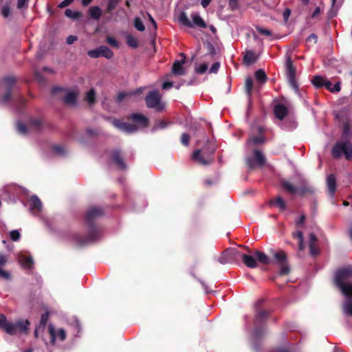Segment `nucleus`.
I'll use <instances>...</instances> for the list:
<instances>
[{
  "mask_svg": "<svg viewBox=\"0 0 352 352\" xmlns=\"http://www.w3.org/2000/svg\"><path fill=\"white\" fill-rule=\"evenodd\" d=\"M145 100L148 108L155 109L157 111L164 109V104L161 102V96L157 90L150 91Z\"/></svg>",
  "mask_w": 352,
  "mask_h": 352,
  "instance_id": "nucleus-7",
  "label": "nucleus"
},
{
  "mask_svg": "<svg viewBox=\"0 0 352 352\" xmlns=\"http://www.w3.org/2000/svg\"><path fill=\"white\" fill-rule=\"evenodd\" d=\"M107 41L110 45L114 47L118 48L120 46L119 43L113 37H107Z\"/></svg>",
  "mask_w": 352,
  "mask_h": 352,
  "instance_id": "nucleus-50",
  "label": "nucleus"
},
{
  "mask_svg": "<svg viewBox=\"0 0 352 352\" xmlns=\"http://www.w3.org/2000/svg\"><path fill=\"white\" fill-rule=\"evenodd\" d=\"M118 0H108V5L107 8V12H110L113 10L117 6Z\"/></svg>",
  "mask_w": 352,
  "mask_h": 352,
  "instance_id": "nucleus-43",
  "label": "nucleus"
},
{
  "mask_svg": "<svg viewBox=\"0 0 352 352\" xmlns=\"http://www.w3.org/2000/svg\"><path fill=\"white\" fill-rule=\"evenodd\" d=\"M126 43L129 46L134 48L137 47L138 45L137 39L132 36H128L126 37Z\"/></svg>",
  "mask_w": 352,
  "mask_h": 352,
  "instance_id": "nucleus-42",
  "label": "nucleus"
},
{
  "mask_svg": "<svg viewBox=\"0 0 352 352\" xmlns=\"http://www.w3.org/2000/svg\"><path fill=\"white\" fill-rule=\"evenodd\" d=\"M274 111L276 117L279 120H283L288 112L287 107L281 104H276Z\"/></svg>",
  "mask_w": 352,
  "mask_h": 352,
  "instance_id": "nucleus-21",
  "label": "nucleus"
},
{
  "mask_svg": "<svg viewBox=\"0 0 352 352\" xmlns=\"http://www.w3.org/2000/svg\"><path fill=\"white\" fill-rule=\"evenodd\" d=\"M263 142H264V138L263 137L262 135H259L258 136H254V137H252L251 138H250L247 142V144L248 145H250V144L256 145V144H261Z\"/></svg>",
  "mask_w": 352,
  "mask_h": 352,
  "instance_id": "nucleus-32",
  "label": "nucleus"
},
{
  "mask_svg": "<svg viewBox=\"0 0 352 352\" xmlns=\"http://www.w3.org/2000/svg\"><path fill=\"white\" fill-rule=\"evenodd\" d=\"M293 236L297 238L298 241L303 239V234L301 231H297L293 233Z\"/></svg>",
  "mask_w": 352,
  "mask_h": 352,
  "instance_id": "nucleus-62",
  "label": "nucleus"
},
{
  "mask_svg": "<svg viewBox=\"0 0 352 352\" xmlns=\"http://www.w3.org/2000/svg\"><path fill=\"white\" fill-rule=\"evenodd\" d=\"M7 322L6 317L3 314H0V327L4 328Z\"/></svg>",
  "mask_w": 352,
  "mask_h": 352,
  "instance_id": "nucleus-59",
  "label": "nucleus"
},
{
  "mask_svg": "<svg viewBox=\"0 0 352 352\" xmlns=\"http://www.w3.org/2000/svg\"><path fill=\"white\" fill-rule=\"evenodd\" d=\"M29 324L30 322L28 320H19L15 323L7 322L3 329L10 335H16L20 333H27Z\"/></svg>",
  "mask_w": 352,
  "mask_h": 352,
  "instance_id": "nucleus-6",
  "label": "nucleus"
},
{
  "mask_svg": "<svg viewBox=\"0 0 352 352\" xmlns=\"http://www.w3.org/2000/svg\"><path fill=\"white\" fill-rule=\"evenodd\" d=\"M328 190L331 196H333L336 190V182L333 175H329L327 178Z\"/></svg>",
  "mask_w": 352,
  "mask_h": 352,
  "instance_id": "nucleus-23",
  "label": "nucleus"
},
{
  "mask_svg": "<svg viewBox=\"0 0 352 352\" xmlns=\"http://www.w3.org/2000/svg\"><path fill=\"white\" fill-rule=\"evenodd\" d=\"M0 278L6 280H10L11 274L8 271L3 270L2 267H0Z\"/></svg>",
  "mask_w": 352,
  "mask_h": 352,
  "instance_id": "nucleus-41",
  "label": "nucleus"
},
{
  "mask_svg": "<svg viewBox=\"0 0 352 352\" xmlns=\"http://www.w3.org/2000/svg\"><path fill=\"white\" fill-rule=\"evenodd\" d=\"M342 295L344 296V301L342 306V311L344 315L352 316V291Z\"/></svg>",
  "mask_w": 352,
  "mask_h": 352,
  "instance_id": "nucleus-17",
  "label": "nucleus"
},
{
  "mask_svg": "<svg viewBox=\"0 0 352 352\" xmlns=\"http://www.w3.org/2000/svg\"><path fill=\"white\" fill-rule=\"evenodd\" d=\"M166 123L164 120H159L156 122L155 125L154 126V129H164L166 126Z\"/></svg>",
  "mask_w": 352,
  "mask_h": 352,
  "instance_id": "nucleus-52",
  "label": "nucleus"
},
{
  "mask_svg": "<svg viewBox=\"0 0 352 352\" xmlns=\"http://www.w3.org/2000/svg\"><path fill=\"white\" fill-rule=\"evenodd\" d=\"M241 258L248 267L254 268L257 266L256 260L252 255L241 253Z\"/></svg>",
  "mask_w": 352,
  "mask_h": 352,
  "instance_id": "nucleus-20",
  "label": "nucleus"
},
{
  "mask_svg": "<svg viewBox=\"0 0 352 352\" xmlns=\"http://www.w3.org/2000/svg\"><path fill=\"white\" fill-rule=\"evenodd\" d=\"M241 253L236 248H230L222 253L217 261L221 264L237 262L241 258Z\"/></svg>",
  "mask_w": 352,
  "mask_h": 352,
  "instance_id": "nucleus-8",
  "label": "nucleus"
},
{
  "mask_svg": "<svg viewBox=\"0 0 352 352\" xmlns=\"http://www.w3.org/2000/svg\"><path fill=\"white\" fill-rule=\"evenodd\" d=\"M190 136L187 133H184L182 135L181 142L184 146L188 145Z\"/></svg>",
  "mask_w": 352,
  "mask_h": 352,
  "instance_id": "nucleus-51",
  "label": "nucleus"
},
{
  "mask_svg": "<svg viewBox=\"0 0 352 352\" xmlns=\"http://www.w3.org/2000/svg\"><path fill=\"white\" fill-rule=\"evenodd\" d=\"M351 136V131L348 124L344 126L342 138L334 145L332 150V155L335 158H340L342 155L346 160L352 159V143L349 138Z\"/></svg>",
  "mask_w": 352,
  "mask_h": 352,
  "instance_id": "nucleus-2",
  "label": "nucleus"
},
{
  "mask_svg": "<svg viewBox=\"0 0 352 352\" xmlns=\"http://www.w3.org/2000/svg\"><path fill=\"white\" fill-rule=\"evenodd\" d=\"M29 210L34 216H39L42 210V203L36 195H32L30 199Z\"/></svg>",
  "mask_w": 352,
  "mask_h": 352,
  "instance_id": "nucleus-15",
  "label": "nucleus"
},
{
  "mask_svg": "<svg viewBox=\"0 0 352 352\" xmlns=\"http://www.w3.org/2000/svg\"><path fill=\"white\" fill-rule=\"evenodd\" d=\"M309 253L311 255L316 256L319 254L320 250H319L318 248L316 245V244L309 245Z\"/></svg>",
  "mask_w": 352,
  "mask_h": 352,
  "instance_id": "nucleus-49",
  "label": "nucleus"
},
{
  "mask_svg": "<svg viewBox=\"0 0 352 352\" xmlns=\"http://www.w3.org/2000/svg\"><path fill=\"white\" fill-rule=\"evenodd\" d=\"M255 78L257 81L264 83L266 81L267 76L263 69H258L255 72Z\"/></svg>",
  "mask_w": 352,
  "mask_h": 352,
  "instance_id": "nucleus-35",
  "label": "nucleus"
},
{
  "mask_svg": "<svg viewBox=\"0 0 352 352\" xmlns=\"http://www.w3.org/2000/svg\"><path fill=\"white\" fill-rule=\"evenodd\" d=\"M53 151L58 155H63L65 153V148L60 145H56L53 147Z\"/></svg>",
  "mask_w": 352,
  "mask_h": 352,
  "instance_id": "nucleus-47",
  "label": "nucleus"
},
{
  "mask_svg": "<svg viewBox=\"0 0 352 352\" xmlns=\"http://www.w3.org/2000/svg\"><path fill=\"white\" fill-rule=\"evenodd\" d=\"M272 252L275 262L279 265L280 267V274L282 275L287 274L289 272V267L287 264L286 254L282 251Z\"/></svg>",
  "mask_w": 352,
  "mask_h": 352,
  "instance_id": "nucleus-10",
  "label": "nucleus"
},
{
  "mask_svg": "<svg viewBox=\"0 0 352 352\" xmlns=\"http://www.w3.org/2000/svg\"><path fill=\"white\" fill-rule=\"evenodd\" d=\"M256 60V56L252 51H247L243 57V61L246 65H250Z\"/></svg>",
  "mask_w": 352,
  "mask_h": 352,
  "instance_id": "nucleus-27",
  "label": "nucleus"
},
{
  "mask_svg": "<svg viewBox=\"0 0 352 352\" xmlns=\"http://www.w3.org/2000/svg\"><path fill=\"white\" fill-rule=\"evenodd\" d=\"M247 165L249 168H253L255 166V164L258 165H263L265 163V157L258 150H255L254 151V158L248 157L247 160Z\"/></svg>",
  "mask_w": 352,
  "mask_h": 352,
  "instance_id": "nucleus-16",
  "label": "nucleus"
},
{
  "mask_svg": "<svg viewBox=\"0 0 352 352\" xmlns=\"http://www.w3.org/2000/svg\"><path fill=\"white\" fill-rule=\"evenodd\" d=\"M253 86V80L252 78L248 77L245 80V91L248 96L249 100H250V97L252 95V89Z\"/></svg>",
  "mask_w": 352,
  "mask_h": 352,
  "instance_id": "nucleus-34",
  "label": "nucleus"
},
{
  "mask_svg": "<svg viewBox=\"0 0 352 352\" xmlns=\"http://www.w3.org/2000/svg\"><path fill=\"white\" fill-rule=\"evenodd\" d=\"M272 203L278 207L281 210H284L286 208V204L280 197H276L274 201H272Z\"/></svg>",
  "mask_w": 352,
  "mask_h": 352,
  "instance_id": "nucleus-36",
  "label": "nucleus"
},
{
  "mask_svg": "<svg viewBox=\"0 0 352 352\" xmlns=\"http://www.w3.org/2000/svg\"><path fill=\"white\" fill-rule=\"evenodd\" d=\"M77 94L75 91H69L65 96L64 102L69 105H74L76 103Z\"/></svg>",
  "mask_w": 352,
  "mask_h": 352,
  "instance_id": "nucleus-24",
  "label": "nucleus"
},
{
  "mask_svg": "<svg viewBox=\"0 0 352 352\" xmlns=\"http://www.w3.org/2000/svg\"><path fill=\"white\" fill-rule=\"evenodd\" d=\"M142 92V88L138 89L136 92H120L118 94L117 96V102H121L125 98H131L133 95H134L136 93H141Z\"/></svg>",
  "mask_w": 352,
  "mask_h": 352,
  "instance_id": "nucleus-29",
  "label": "nucleus"
},
{
  "mask_svg": "<svg viewBox=\"0 0 352 352\" xmlns=\"http://www.w3.org/2000/svg\"><path fill=\"white\" fill-rule=\"evenodd\" d=\"M326 79L320 76H316L312 80V83L315 87H324Z\"/></svg>",
  "mask_w": 352,
  "mask_h": 352,
  "instance_id": "nucleus-33",
  "label": "nucleus"
},
{
  "mask_svg": "<svg viewBox=\"0 0 352 352\" xmlns=\"http://www.w3.org/2000/svg\"><path fill=\"white\" fill-rule=\"evenodd\" d=\"M208 65L206 63L201 64L195 68V71L198 74H204L208 69Z\"/></svg>",
  "mask_w": 352,
  "mask_h": 352,
  "instance_id": "nucleus-46",
  "label": "nucleus"
},
{
  "mask_svg": "<svg viewBox=\"0 0 352 352\" xmlns=\"http://www.w3.org/2000/svg\"><path fill=\"white\" fill-rule=\"evenodd\" d=\"M192 24L193 26H198L199 28H206L207 27L206 23L202 18L197 14H192Z\"/></svg>",
  "mask_w": 352,
  "mask_h": 352,
  "instance_id": "nucleus-25",
  "label": "nucleus"
},
{
  "mask_svg": "<svg viewBox=\"0 0 352 352\" xmlns=\"http://www.w3.org/2000/svg\"><path fill=\"white\" fill-rule=\"evenodd\" d=\"M100 56L104 57L107 59H111L113 56V52L107 46H100Z\"/></svg>",
  "mask_w": 352,
  "mask_h": 352,
  "instance_id": "nucleus-31",
  "label": "nucleus"
},
{
  "mask_svg": "<svg viewBox=\"0 0 352 352\" xmlns=\"http://www.w3.org/2000/svg\"><path fill=\"white\" fill-rule=\"evenodd\" d=\"M316 236L313 233H311L309 236V245L316 244Z\"/></svg>",
  "mask_w": 352,
  "mask_h": 352,
  "instance_id": "nucleus-56",
  "label": "nucleus"
},
{
  "mask_svg": "<svg viewBox=\"0 0 352 352\" xmlns=\"http://www.w3.org/2000/svg\"><path fill=\"white\" fill-rule=\"evenodd\" d=\"M28 0H18L17 1V8L19 9H22L23 8H26L28 6Z\"/></svg>",
  "mask_w": 352,
  "mask_h": 352,
  "instance_id": "nucleus-53",
  "label": "nucleus"
},
{
  "mask_svg": "<svg viewBox=\"0 0 352 352\" xmlns=\"http://www.w3.org/2000/svg\"><path fill=\"white\" fill-rule=\"evenodd\" d=\"M307 42H313L314 43H316L317 42V36L315 34H310L307 38Z\"/></svg>",
  "mask_w": 352,
  "mask_h": 352,
  "instance_id": "nucleus-60",
  "label": "nucleus"
},
{
  "mask_svg": "<svg viewBox=\"0 0 352 352\" xmlns=\"http://www.w3.org/2000/svg\"><path fill=\"white\" fill-rule=\"evenodd\" d=\"M214 151V148H212L206 153L204 151L197 150L192 153V159L201 164H209L212 161V155Z\"/></svg>",
  "mask_w": 352,
  "mask_h": 352,
  "instance_id": "nucleus-11",
  "label": "nucleus"
},
{
  "mask_svg": "<svg viewBox=\"0 0 352 352\" xmlns=\"http://www.w3.org/2000/svg\"><path fill=\"white\" fill-rule=\"evenodd\" d=\"M73 1L74 0H63L61 3H60L58 7L61 8L67 7L69 5H70Z\"/></svg>",
  "mask_w": 352,
  "mask_h": 352,
  "instance_id": "nucleus-58",
  "label": "nucleus"
},
{
  "mask_svg": "<svg viewBox=\"0 0 352 352\" xmlns=\"http://www.w3.org/2000/svg\"><path fill=\"white\" fill-rule=\"evenodd\" d=\"M291 14V10L289 8H286L283 14L284 21L287 22L289 19V17Z\"/></svg>",
  "mask_w": 352,
  "mask_h": 352,
  "instance_id": "nucleus-57",
  "label": "nucleus"
},
{
  "mask_svg": "<svg viewBox=\"0 0 352 352\" xmlns=\"http://www.w3.org/2000/svg\"><path fill=\"white\" fill-rule=\"evenodd\" d=\"M86 132H87V135H89L90 136L95 135L97 134V131L96 129H93L91 128H87L86 129Z\"/></svg>",
  "mask_w": 352,
  "mask_h": 352,
  "instance_id": "nucleus-64",
  "label": "nucleus"
},
{
  "mask_svg": "<svg viewBox=\"0 0 352 352\" xmlns=\"http://www.w3.org/2000/svg\"><path fill=\"white\" fill-rule=\"evenodd\" d=\"M14 83L15 80L12 77H7L1 82V86L4 89H7L6 93L4 94L0 101L1 104H7L10 101L11 98V89Z\"/></svg>",
  "mask_w": 352,
  "mask_h": 352,
  "instance_id": "nucleus-12",
  "label": "nucleus"
},
{
  "mask_svg": "<svg viewBox=\"0 0 352 352\" xmlns=\"http://www.w3.org/2000/svg\"><path fill=\"white\" fill-rule=\"evenodd\" d=\"M131 118L135 124L123 122L120 120H114L113 124L120 131L127 133H135L139 127H145L148 124L147 118L142 114L133 113Z\"/></svg>",
  "mask_w": 352,
  "mask_h": 352,
  "instance_id": "nucleus-4",
  "label": "nucleus"
},
{
  "mask_svg": "<svg viewBox=\"0 0 352 352\" xmlns=\"http://www.w3.org/2000/svg\"><path fill=\"white\" fill-rule=\"evenodd\" d=\"M18 261L25 268H31L34 264L33 258L28 252H21L18 254Z\"/></svg>",
  "mask_w": 352,
  "mask_h": 352,
  "instance_id": "nucleus-18",
  "label": "nucleus"
},
{
  "mask_svg": "<svg viewBox=\"0 0 352 352\" xmlns=\"http://www.w3.org/2000/svg\"><path fill=\"white\" fill-rule=\"evenodd\" d=\"M287 81L290 87L297 93L298 86L295 78V68L293 67L291 60L289 58L287 61Z\"/></svg>",
  "mask_w": 352,
  "mask_h": 352,
  "instance_id": "nucleus-13",
  "label": "nucleus"
},
{
  "mask_svg": "<svg viewBox=\"0 0 352 352\" xmlns=\"http://www.w3.org/2000/svg\"><path fill=\"white\" fill-rule=\"evenodd\" d=\"M281 184L284 189L291 194L305 195L315 192V188L305 179L300 180V186H295L286 180H283Z\"/></svg>",
  "mask_w": 352,
  "mask_h": 352,
  "instance_id": "nucleus-5",
  "label": "nucleus"
},
{
  "mask_svg": "<svg viewBox=\"0 0 352 352\" xmlns=\"http://www.w3.org/2000/svg\"><path fill=\"white\" fill-rule=\"evenodd\" d=\"M42 123L41 120L38 118L31 119L29 122L28 126H25L21 122L16 123V130L21 135H26L32 130H39L41 127Z\"/></svg>",
  "mask_w": 352,
  "mask_h": 352,
  "instance_id": "nucleus-9",
  "label": "nucleus"
},
{
  "mask_svg": "<svg viewBox=\"0 0 352 352\" xmlns=\"http://www.w3.org/2000/svg\"><path fill=\"white\" fill-rule=\"evenodd\" d=\"M89 14L91 18L98 20L102 14V11L98 6H92L89 9Z\"/></svg>",
  "mask_w": 352,
  "mask_h": 352,
  "instance_id": "nucleus-30",
  "label": "nucleus"
},
{
  "mask_svg": "<svg viewBox=\"0 0 352 352\" xmlns=\"http://www.w3.org/2000/svg\"><path fill=\"white\" fill-rule=\"evenodd\" d=\"M255 256H256L257 260L263 264L267 265L272 262L265 253L260 251H256Z\"/></svg>",
  "mask_w": 352,
  "mask_h": 352,
  "instance_id": "nucleus-28",
  "label": "nucleus"
},
{
  "mask_svg": "<svg viewBox=\"0 0 352 352\" xmlns=\"http://www.w3.org/2000/svg\"><path fill=\"white\" fill-rule=\"evenodd\" d=\"M87 54L89 55V56H90L91 58H94L100 57V47L95 50H89L87 52Z\"/></svg>",
  "mask_w": 352,
  "mask_h": 352,
  "instance_id": "nucleus-44",
  "label": "nucleus"
},
{
  "mask_svg": "<svg viewBox=\"0 0 352 352\" xmlns=\"http://www.w3.org/2000/svg\"><path fill=\"white\" fill-rule=\"evenodd\" d=\"M65 14L67 17L71 19H77L80 16V12L77 11H73L70 9H67L65 11Z\"/></svg>",
  "mask_w": 352,
  "mask_h": 352,
  "instance_id": "nucleus-39",
  "label": "nucleus"
},
{
  "mask_svg": "<svg viewBox=\"0 0 352 352\" xmlns=\"http://www.w3.org/2000/svg\"><path fill=\"white\" fill-rule=\"evenodd\" d=\"M178 20L180 23H182L183 25L188 27V28H192L193 24L190 21V19L188 18L185 12H181L178 16Z\"/></svg>",
  "mask_w": 352,
  "mask_h": 352,
  "instance_id": "nucleus-26",
  "label": "nucleus"
},
{
  "mask_svg": "<svg viewBox=\"0 0 352 352\" xmlns=\"http://www.w3.org/2000/svg\"><path fill=\"white\" fill-rule=\"evenodd\" d=\"M10 236L12 241H16L20 239L21 234L19 230H14L10 232Z\"/></svg>",
  "mask_w": 352,
  "mask_h": 352,
  "instance_id": "nucleus-45",
  "label": "nucleus"
},
{
  "mask_svg": "<svg viewBox=\"0 0 352 352\" xmlns=\"http://www.w3.org/2000/svg\"><path fill=\"white\" fill-rule=\"evenodd\" d=\"M103 215L100 208L94 206L90 208L85 215V222L88 228V236L82 238L79 234L73 233L72 237L78 245H83L89 242L96 241L100 236V229L96 223V220Z\"/></svg>",
  "mask_w": 352,
  "mask_h": 352,
  "instance_id": "nucleus-1",
  "label": "nucleus"
},
{
  "mask_svg": "<svg viewBox=\"0 0 352 352\" xmlns=\"http://www.w3.org/2000/svg\"><path fill=\"white\" fill-rule=\"evenodd\" d=\"M185 60H176L172 67V73L175 76H182L186 74V70L183 67Z\"/></svg>",
  "mask_w": 352,
  "mask_h": 352,
  "instance_id": "nucleus-19",
  "label": "nucleus"
},
{
  "mask_svg": "<svg viewBox=\"0 0 352 352\" xmlns=\"http://www.w3.org/2000/svg\"><path fill=\"white\" fill-rule=\"evenodd\" d=\"M257 31L261 34H263V35H266V36H271V32L267 29H264V28H257Z\"/></svg>",
  "mask_w": 352,
  "mask_h": 352,
  "instance_id": "nucleus-55",
  "label": "nucleus"
},
{
  "mask_svg": "<svg viewBox=\"0 0 352 352\" xmlns=\"http://www.w3.org/2000/svg\"><path fill=\"white\" fill-rule=\"evenodd\" d=\"M96 93L95 91L91 89L86 94V100L89 104H91L95 102Z\"/></svg>",
  "mask_w": 352,
  "mask_h": 352,
  "instance_id": "nucleus-38",
  "label": "nucleus"
},
{
  "mask_svg": "<svg viewBox=\"0 0 352 352\" xmlns=\"http://www.w3.org/2000/svg\"><path fill=\"white\" fill-rule=\"evenodd\" d=\"M220 67L219 62L214 63L210 69V73H217Z\"/></svg>",
  "mask_w": 352,
  "mask_h": 352,
  "instance_id": "nucleus-54",
  "label": "nucleus"
},
{
  "mask_svg": "<svg viewBox=\"0 0 352 352\" xmlns=\"http://www.w3.org/2000/svg\"><path fill=\"white\" fill-rule=\"evenodd\" d=\"M49 333L51 336V343L52 344H55V340H58L60 341H63L66 338V332L62 329L59 328L56 329L52 324H50L49 326Z\"/></svg>",
  "mask_w": 352,
  "mask_h": 352,
  "instance_id": "nucleus-14",
  "label": "nucleus"
},
{
  "mask_svg": "<svg viewBox=\"0 0 352 352\" xmlns=\"http://www.w3.org/2000/svg\"><path fill=\"white\" fill-rule=\"evenodd\" d=\"M47 318H48V314L47 313H46L45 314H43L41 316V324L42 325L45 326L46 322H47Z\"/></svg>",
  "mask_w": 352,
  "mask_h": 352,
  "instance_id": "nucleus-63",
  "label": "nucleus"
},
{
  "mask_svg": "<svg viewBox=\"0 0 352 352\" xmlns=\"http://www.w3.org/2000/svg\"><path fill=\"white\" fill-rule=\"evenodd\" d=\"M8 256L5 254L0 253V267L5 266L8 263Z\"/></svg>",
  "mask_w": 352,
  "mask_h": 352,
  "instance_id": "nucleus-48",
  "label": "nucleus"
},
{
  "mask_svg": "<svg viewBox=\"0 0 352 352\" xmlns=\"http://www.w3.org/2000/svg\"><path fill=\"white\" fill-rule=\"evenodd\" d=\"M134 26L138 31H140V32L144 31L145 29L143 22L142 21V20L140 18L135 19Z\"/></svg>",
  "mask_w": 352,
  "mask_h": 352,
  "instance_id": "nucleus-40",
  "label": "nucleus"
},
{
  "mask_svg": "<svg viewBox=\"0 0 352 352\" xmlns=\"http://www.w3.org/2000/svg\"><path fill=\"white\" fill-rule=\"evenodd\" d=\"M334 283L342 294L352 291V265L339 268L334 275Z\"/></svg>",
  "mask_w": 352,
  "mask_h": 352,
  "instance_id": "nucleus-3",
  "label": "nucleus"
},
{
  "mask_svg": "<svg viewBox=\"0 0 352 352\" xmlns=\"http://www.w3.org/2000/svg\"><path fill=\"white\" fill-rule=\"evenodd\" d=\"M76 40H77V36H74V35L69 36L67 38V43L68 45H71V44L74 43V42L76 41Z\"/></svg>",
  "mask_w": 352,
  "mask_h": 352,
  "instance_id": "nucleus-61",
  "label": "nucleus"
},
{
  "mask_svg": "<svg viewBox=\"0 0 352 352\" xmlns=\"http://www.w3.org/2000/svg\"><path fill=\"white\" fill-rule=\"evenodd\" d=\"M269 313L266 310H261L257 312L256 316L255 324H258L260 321L267 317Z\"/></svg>",
  "mask_w": 352,
  "mask_h": 352,
  "instance_id": "nucleus-37",
  "label": "nucleus"
},
{
  "mask_svg": "<svg viewBox=\"0 0 352 352\" xmlns=\"http://www.w3.org/2000/svg\"><path fill=\"white\" fill-rule=\"evenodd\" d=\"M112 159L119 168H120V169L126 168V164L124 162V161L122 160L121 155H120V153L119 151L115 150L113 151Z\"/></svg>",
  "mask_w": 352,
  "mask_h": 352,
  "instance_id": "nucleus-22",
  "label": "nucleus"
}]
</instances>
